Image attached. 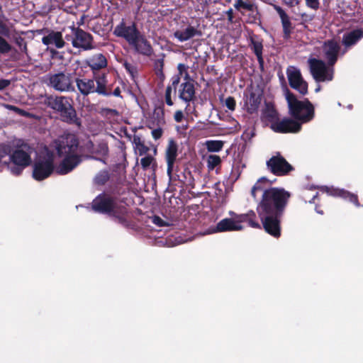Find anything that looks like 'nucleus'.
<instances>
[{
  "instance_id": "9b49d317",
  "label": "nucleus",
  "mask_w": 363,
  "mask_h": 363,
  "mask_svg": "<svg viewBox=\"0 0 363 363\" xmlns=\"http://www.w3.org/2000/svg\"><path fill=\"white\" fill-rule=\"evenodd\" d=\"M267 167L276 175H284L292 169L291 166L280 155L273 156L268 162Z\"/></svg>"
},
{
  "instance_id": "dca6fc26",
  "label": "nucleus",
  "mask_w": 363,
  "mask_h": 363,
  "mask_svg": "<svg viewBox=\"0 0 363 363\" xmlns=\"http://www.w3.org/2000/svg\"><path fill=\"white\" fill-rule=\"evenodd\" d=\"M178 147L173 140H169L165 152V159L167 164V174L171 177L174 164L177 157Z\"/></svg>"
},
{
  "instance_id": "20e7f679",
  "label": "nucleus",
  "mask_w": 363,
  "mask_h": 363,
  "mask_svg": "<svg viewBox=\"0 0 363 363\" xmlns=\"http://www.w3.org/2000/svg\"><path fill=\"white\" fill-rule=\"evenodd\" d=\"M230 218L220 220L215 227L208 228L203 235H209L227 231H240L244 229L243 223L247 222L249 225L254 228H260L261 225L255 220V213L250 211L247 213L237 214L230 211Z\"/></svg>"
},
{
  "instance_id": "09e8293b",
  "label": "nucleus",
  "mask_w": 363,
  "mask_h": 363,
  "mask_svg": "<svg viewBox=\"0 0 363 363\" xmlns=\"http://www.w3.org/2000/svg\"><path fill=\"white\" fill-rule=\"evenodd\" d=\"M7 108L10 110H13L17 113H19L21 115H25L26 112L23 110L19 109L18 108L11 106V105H6V106Z\"/></svg>"
},
{
  "instance_id": "f8f14e48",
  "label": "nucleus",
  "mask_w": 363,
  "mask_h": 363,
  "mask_svg": "<svg viewBox=\"0 0 363 363\" xmlns=\"http://www.w3.org/2000/svg\"><path fill=\"white\" fill-rule=\"evenodd\" d=\"M140 33L134 24L127 26L123 21L117 25L113 30V34L117 37L124 38L130 45Z\"/></svg>"
},
{
  "instance_id": "58836bf2",
  "label": "nucleus",
  "mask_w": 363,
  "mask_h": 363,
  "mask_svg": "<svg viewBox=\"0 0 363 363\" xmlns=\"http://www.w3.org/2000/svg\"><path fill=\"white\" fill-rule=\"evenodd\" d=\"M180 77L181 76H179V74H176L174 75L171 79L172 84L170 86H172L174 91L176 90L177 86L180 82Z\"/></svg>"
},
{
  "instance_id": "2f4dec72",
  "label": "nucleus",
  "mask_w": 363,
  "mask_h": 363,
  "mask_svg": "<svg viewBox=\"0 0 363 363\" xmlns=\"http://www.w3.org/2000/svg\"><path fill=\"white\" fill-rule=\"evenodd\" d=\"M155 161V158L151 155H147L140 160V164L143 169L149 168Z\"/></svg>"
},
{
  "instance_id": "49530a36",
  "label": "nucleus",
  "mask_w": 363,
  "mask_h": 363,
  "mask_svg": "<svg viewBox=\"0 0 363 363\" xmlns=\"http://www.w3.org/2000/svg\"><path fill=\"white\" fill-rule=\"evenodd\" d=\"M259 103V102L257 101V99H253V104H252L251 106L247 107L248 111H250V113H253L254 111H255L258 107Z\"/></svg>"
},
{
  "instance_id": "9d476101",
  "label": "nucleus",
  "mask_w": 363,
  "mask_h": 363,
  "mask_svg": "<svg viewBox=\"0 0 363 363\" xmlns=\"http://www.w3.org/2000/svg\"><path fill=\"white\" fill-rule=\"evenodd\" d=\"M287 77L291 88L305 95L308 92V84L303 79L301 72L295 67H289L286 70Z\"/></svg>"
},
{
  "instance_id": "7ed1b4c3",
  "label": "nucleus",
  "mask_w": 363,
  "mask_h": 363,
  "mask_svg": "<svg viewBox=\"0 0 363 363\" xmlns=\"http://www.w3.org/2000/svg\"><path fill=\"white\" fill-rule=\"evenodd\" d=\"M286 99L290 113L300 123L290 118L272 123V129L277 133H297L301 130V123H308L314 117V108L308 101H298L295 96L287 91Z\"/></svg>"
},
{
  "instance_id": "c85d7f7f",
  "label": "nucleus",
  "mask_w": 363,
  "mask_h": 363,
  "mask_svg": "<svg viewBox=\"0 0 363 363\" xmlns=\"http://www.w3.org/2000/svg\"><path fill=\"white\" fill-rule=\"evenodd\" d=\"M207 167L208 169L213 170L221 162L220 157L218 155H210L206 159Z\"/></svg>"
},
{
  "instance_id": "ddd939ff",
  "label": "nucleus",
  "mask_w": 363,
  "mask_h": 363,
  "mask_svg": "<svg viewBox=\"0 0 363 363\" xmlns=\"http://www.w3.org/2000/svg\"><path fill=\"white\" fill-rule=\"evenodd\" d=\"M74 33V38L72 43L74 48H82L83 50H91L92 45V37L90 34L81 29H72Z\"/></svg>"
},
{
  "instance_id": "052dcab7",
  "label": "nucleus",
  "mask_w": 363,
  "mask_h": 363,
  "mask_svg": "<svg viewBox=\"0 0 363 363\" xmlns=\"http://www.w3.org/2000/svg\"><path fill=\"white\" fill-rule=\"evenodd\" d=\"M320 86H318V88H316V89H315V91H316V92L319 91H320Z\"/></svg>"
},
{
  "instance_id": "c03bdc74",
  "label": "nucleus",
  "mask_w": 363,
  "mask_h": 363,
  "mask_svg": "<svg viewBox=\"0 0 363 363\" xmlns=\"http://www.w3.org/2000/svg\"><path fill=\"white\" fill-rule=\"evenodd\" d=\"M264 117H267L269 121H273L277 117V113L274 110H269L268 113H264Z\"/></svg>"
},
{
  "instance_id": "f704fd0d",
  "label": "nucleus",
  "mask_w": 363,
  "mask_h": 363,
  "mask_svg": "<svg viewBox=\"0 0 363 363\" xmlns=\"http://www.w3.org/2000/svg\"><path fill=\"white\" fill-rule=\"evenodd\" d=\"M306 6L313 9L318 10L320 6V0H305Z\"/></svg>"
},
{
  "instance_id": "603ef678",
  "label": "nucleus",
  "mask_w": 363,
  "mask_h": 363,
  "mask_svg": "<svg viewBox=\"0 0 363 363\" xmlns=\"http://www.w3.org/2000/svg\"><path fill=\"white\" fill-rule=\"evenodd\" d=\"M227 14H228V20L231 21L233 20V9H229L227 11Z\"/></svg>"
},
{
  "instance_id": "423d86ee",
  "label": "nucleus",
  "mask_w": 363,
  "mask_h": 363,
  "mask_svg": "<svg viewBox=\"0 0 363 363\" xmlns=\"http://www.w3.org/2000/svg\"><path fill=\"white\" fill-rule=\"evenodd\" d=\"M32 148L28 145H22L16 148L9 155V162L4 160L11 174H20L22 171L31 164Z\"/></svg>"
},
{
  "instance_id": "5701e85b",
  "label": "nucleus",
  "mask_w": 363,
  "mask_h": 363,
  "mask_svg": "<svg viewBox=\"0 0 363 363\" xmlns=\"http://www.w3.org/2000/svg\"><path fill=\"white\" fill-rule=\"evenodd\" d=\"M86 62L93 71L99 70L107 65L106 57L101 53L93 55L86 60Z\"/></svg>"
},
{
  "instance_id": "7c9ffc66",
  "label": "nucleus",
  "mask_w": 363,
  "mask_h": 363,
  "mask_svg": "<svg viewBox=\"0 0 363 363\" xmlns=\"http://www.w3.org/2000/svg\"><path fill=\"white\" fill-rule=\"evenodd\" d=\"M234 6L237 10L239 11L241 9L252 11L253 9V5L252 4L245 2L243 0H237L234 4Z\"/></svg>"
},
{
  "instance_id": "f257e3e1",
  "label": "nucleus",
  "mask_w": 363,
  "mask_h": 363,
  "mask_svg": "<svg viewBox=\"0 0 363 363\" xmlns=\"http://www.w3.org/2000/svg\"><path fill=\"white\" fill-rule=\"evenodd\" d=\"M269 185L268 180L260 178L252 189L251 194L256 198L259 191L262 198L257 207V211L265 231L274 238L281 235L280 221L290 194L283 189H266Z\"/></svg>"
},
{
  "instance_id": "79ce46f5",
  "label": "nucleus",
  "mask_w": 363,
  "mask_h": 363,
  "mask_svg": "<svg viewBox=\"0 0 363 363\" xmlns=\"http://www.w3.org/2000/svg\"><path fill=\"white\" fill-rule=\"evenodd\" d=\"M162 135V130L160 128L152 130V136L155 140H157L161 138Z\"/></svg>"
},
{
  "instance_id": "680f3d73",
  "label": "nucleus",
  "mask_w": 363,
  "mask_h": 363,
  "mask_svg": "<svg viewBox=\"0 0 363 363\" xmlns=\"http://www.w3.org/2000/svg\"><path fill=\"white\" fill-rule=\"evenodd\" d=\"M156 153H157V149H156V147H155L154 148V154L156 155Z\"/></svg>"
},
{
  "instance_id": "a19ab883",
  "label": "nucleus",
  "mask_w": 363,
  "mask_h": 363,
  "mask_svg": "<svg viewBox=\"0 0 363 363\" xmlns=\"http://www.w3.org/2000/svg\"><path fill=\"white\" fill-rule=\"evenodd\" d=\"M152 223L158 226H165L167 223L158 216L152 217Z\"/></svg>"
},
{
  "instance_id": "864d4df0",
  "label": "nucleus",
  "mask_w": 363,
  "mask_h": 363,
  "mask_svg": "<svg viewBox=\"0 0 363 363\" xmlns=\"http://www.w3.org/2000/svg\"><path fill=\"white\" fill-rule=\"evenodd\" d=\"M186 125H182V127H177V130L180 133H184L186 130Z\"/></svg>"
},
{
  "instance_id": "8fccbe9b",
  "label": "nucleus",
  "mask_w": 363,
  "mask_h": 363,
  "mask_svg": "<svg viewBox=\"0 0 363 363\" xmlns=\"http://www.w3.org/2000/svg\"><path fill=\"white\" fill-rule=\"evenodd\" d=\"M9 84H10V82L9 80L1 79L0 80V90L8 86L9 85Z\"/></svg>"
},
{
  "instance_id": "4be33fe9",
  "label": "nucleus",
  "mask_w": 363,
  "mask_h": 363,
  "mask_svg": "<svg viewBox=\"0 0 363 363\" xmlns=\"http://www.w3.org/2000/svg\"><path fill=\"white\" fill-rule=\"evenodd\" d=\"M76 84L80 93L84 96L95 92V84L92 79L86 78L77 79Z\"/></svg>"
},
{
  "instance_id": "6e6552de",
  "label": "nucleus",
  "mask_w": 363,
  "mask_h": 363,
  "mask_svg": "<svg viewBox=\"0 0 363 363\" xmlns=\"http://www.w3.org/2000/svg\"><path fill=\"white\" fill-rule=\"evenodd\" d=\"M45 82L48 86L60 92H69L74 89L72 75L69 73L48 74Z\"/></svg>"
},
{
  "instance_id": "f3484780",
  "label": "nucleus",
  "mask_w": 363,
  "mask_h": 363,
  "mask_svg": "<svg viewBox=\"0 0 363 363\" xmlns=\"http://www.w3.org/2000/svg\"><path fill=\"white\" fill-rule=\"evenodd\" d=\"M42 42L45 45L54 46L58 49L62 48L65 45L62 33L53 30L45 35L42 38Z\"/></svg>"
},
{
  "instance_id": "5fc2aeb1",
  "label": "nucleus",
  "mask_w": 363,
  "mask_h": 363,
  "mask_svg": "<svg viewBox=\"0 0 363 363\" xmlns=\"http://www.w3.org/2000/svg\"><path fill=\"white\" fill-rule=\"evenodd\" d=\"M164 123V119H163V118H162V117H161L160 118H159V120H158V123H159V124H162V123Z\"/></svg>"
},
{
  "instance_id": "6e6d98bb",
  "label": "nucleus",
  "mask_w": 363,
  "mask_h": 363,
  "mask_svg": "<svg viewBox=\"0 0 363 363\" xmlns=\"http://www.w3.org/2000/svg\"><path fill=\"white\" fill-rule=\"evenodd\" d=\"M318 193H316L312 198V201H310L309 202L311 203V202H313V201L315 199V198L318 196Z\"/></svg>"
},
{
  "instance_id": "b1692460",
  "label": "nucleus",
  "mask_w": 363,
  "mask_h": 363,
  "mask_svg": "<svg viewBox=\"0 0 363 363\" xmlns=\"http://www.w3.org/2000/svg\"><path fill=\"white\" fill-rule=\"evenodd\" d=\"M363 37V30L360 29L354 30L343 35L342 43L345 47H350L359 40Z\"/></svg>"
},
{
  "instance_id": "de8ad7c7",
  "label": "nucleus",
  "mask_w": 363,
  "mask_h": 363,
  "mask_svg": "<svg viewBox=\"0 0 363 363\" xmlns=\"http://www.w3.org/2000/svg\"><path fill=\"white\" fill-rule=\"evenodd\" d=\"M285 4L290 7H294L299 4L300 0H283Z\"/></svg>"
},
{
  "instance_id": "ea45409f",
  "label": "nucleus",
  "mask_w": 363,
  "mask_h": 363,
  "mask_svg": "<svg viewBox=\"0 0 363 363\" xmlns=\"http://www.w3.org/2000/svg\"><path fill=\"white\" fill-rule=\"evenodd\" d=\"M108 146L106 143H101L99 145V150H97V152L102 155H105L108 153Z\"/></svg>"
},
{
  "instance_id": "2eb2a0df",
  "label": "nucleus",
  "mask_w": 363,
  "mask_h": 363,
  "mask_svg": "<svg viewBox=\"0 0 363 363\" xmlns=\"http://www.w3.org/2000/svg\"><path fill=\"white\" fill-rule=\"evenodd\" d=\"M339 49L337 42L334 40H328L324 43L323 46V55L330 65L335 63Z\"/></svg>"
},
{
  "instance_id": "72a5a7b5",
  "label": "nucleus",
  "mask_w": 363,
  "mask_h": 363,
  "mask_svg": "<svg viewBox=\"0 0 363 363\" xmlns=\"http://www.w3.org/2000/svg\"><path fill=\"white\" fill-rule=\"evenodd\" d=\"M177 69H178V72H179L178 74L179 76L184 75V79L185 80L190 79H189V75L188 72H187V69H188L187 66H186L184 64H179L178 67H177Z\"/></svg>"
},
{
  "instance_id": "a878e982",
  "label": "nucleus",
  "mask_w": 363,
  "mask_h": 363,
  "mask_svg": "<svg viewBox=\"0 0 363 363\" xmlns=\"http://www.w3.org/2000/svg\"><path fill=\"white\" fill-rule=\"evenodd\" d=\"M95 80L96 82V88H95V92H97L99 94L106 96L108 93L106 91V75L102 74L101 76H98L95 77Z\"/></svg>"
},
{
  "instance_id": "cd10ccee",
  "label": "nucleus",
  "mask_w": 363,
  "mask_h": 363,
  "mask_svg": "<svg viewBox=\"0 0 363 363\" xmlns=\"http://www.w3.org/2000/svg\"><path fill=\"white\" fill-rule=\"evenodd\" d=\"M223 142L221 140H207L205 143L206 149L208 152H218L223 147Z\"/></svg>"
},
{
  "instance_id": "f03ea898",
  "label": "nucleus",
  "mask_w": 363,
  "mask_h": 363,
  "mask_svg": "<svg viewBox=\"0 0 363 363\" xmlns=\"http://www.w3.org/2000/svg\"><path fill=\"white\" fill-rule=\"evenodd\" d=\"M57 150L58 155L65 158L56 168L54 167V157L51 154L47 153L43 157L39 156L35 161L33 177L35 180H43L54 171L60 175L67 174L82 161L78 142L74 135H68L60 140Z\"/></svg>"
},
{
  "instance_id": "bb28decb",
  "label": "nucleus",
  "mask_w": 363,
  "mask_h": 363,
  "mask_svg": "<svg viewBox=\"0 0 363 363\" xmlns=\"http://www.w3.org/2000/svg\"><path fill=\"white\" fill-rule=\"evenodd\" d=\"M251 46L255 54L256 55L258 62L260 65H262L264 61L262 58V44L261 42L258 40H255V39H251Z\"/></svg>"
},
{
  "instance_id": "39448f33",
  "label": "nucleus",
  "mask_w": 363,
  "mask_h": 363,
  "mask_svg": "<svg viewBox=\"0 0 363 363\" xmlns=\"http://www.w3.org/2000/svg\"><path fill=\"white\" fill-rule=\"evenodd\" d=\"M92 208L96 212L106 213L113 217L121 224L126 223L125 206L116 202L107 195L98 196L92 202Z\"/></svg>"
},
{
  "instance_id": "e433bc0d",
  "label": "nucleus",
  "mask_w": 363,
  "mask_h": 363,
  "mask_svg": "<svg viewBox=\"0 0 363 363\" xmlns=\"http://www.w3.org/2000/svg\"><path fill=\"white\" fill-rule=\"evenodd\" d=\"M235 104H235V101L234 98H233L231 96L228 97L225 101V105L230 111L235 110Z\"/></svg>"
},
{
  "instance_id": "4468645a",
  "label": "nucleus",
  "mask_w": 363,
  "mask_h": 363,
  "mask_svg": "<svg viewBox=\"0 0 363 363\" xmlns=\"http://www.w3.org/2000/svg\"><path fill=\"white\" fill-rule=\"evenodd\" d=\"M130 45L139 54L150 56L152 53V48L150 43L140 33L136 36Z\"/></svg>"
},
{
  "instance_id": "a211bd4d",
  "label": "nucleus",
  "mask_w": 363,
  "mask_h": 363,
  "mask_svg": "<svg viewBox=\"0 0 363 363\" xmlns=\"http://www.w3.org/2000/svg\"><path fill=\"white\" fill-rule=\"evenodd\" d=\"M321 191L327 193L328 195L340 196L345 199L349 200L350 202L353 203L355 206H359V203L357 201V197L356 195L350 193L344 189H336L334 187H322Z\"/></svg>"
},
{
  "instance_id": "c756f323",
  "label": "nucleus",
  "mask_w": 363,
  "mask_h": 363,
  "mask_svg": "<svg viewBox=\"0 0 363 363\" xmlns=\"http://www.w3.org/2000/svg\"><path fill=\"white\" fill-rule=\"evenodd\" d=\"M109 178V174L107 171H101L94 178V182L97 184L101 185L106 182Z\"/></svg>"
},
{
  "instance_id": "13d9d810",
  "label": "nucleus",
  "mask_w": 363,
  "mask_h": 363,
  "mask_svg": "<svg viewBox=\"0 0 363 363\" xmlns=\"http://www.w3.org/2000/svg\"><path fill=\"white\" fill-rule=\"evenodd\" d=\"M316 212H317L318 213H319V214H321V215H322V214H323V212L322 211H319V210H318L317 208H316Z\"/></svg>"
},
{
  "instance_id": "3c124183",
  "label": "nucleus",
  "mask_w": 363,
  "mask_h": 363,
  "mask_svg": "<svg viewBox=\"0 0 363 363\" xmlns=\"http://www.w3.org/2000/svg\"><path fill=\"white\" fill-rule=\"evenodd\" d=\"M6 156V152L0 150V164H4V157Z\"/></svg>"
},
{
  "instance_id": "4d7b16f0",
  "label": "nucleus",
  "mask_w": 363,
  "mask_h": 363,
  "mask_svg": "<svg viewBox=\"0 0 363 363\" xmlns=\"http://www.w3.org/2000/svg\"><path fill=\"white\" fill-rule=\"evenodd\" d=\"M155 113L157 114L158 116H160V115L161 116L163 115V113H162V112L161 111H157Z\"/></svg>"
},
{
  "instance_id": "0eeeda50",
  "label": "nucleus",
  "mask_w": 363,
  "mask_h": 363,
  "mask_svg": "<svg viewBox=\"0 0 363 363\" xmlns=\"http://www.w3.org/2000/svg\"><path fill=\"white\" fill-rule=\"evenodd\" d=\"M45 104L52 109L60 113L62 120L72 122L76 118V112L71 104V99L67 96H49L46 97Z\"/></svg>"
},
{
  "instance_id": "c9c22d12",
  "label": "nucleus",
  "mask_w": 363,
  "mask_h": 363,
  "mask_svg": "<svg viewBox=\"0 0 363 363\" xmlns=\"http://www.w3.org/2000/svg\"><path fill=\"white\" fill-rule=\"evenodd\" d=\"M172 89V86H167L165 91V101L166 104L170 106L173 105V101L171 99Z\"/></svg>"
},
{
  "instance_id": "393cba45",
  "label": "nucleus",
  "mask_w": 363,
  "mask_h": 363,
  "mask_svg": "<svg viewBox=\"0 0 363 363\" xmlns=\"http://www.w3.org/2000/svg\"><path fill=\"white\" fill-rule=\"evenodd\" d=\"M132 143L135 152L140 156L147 154L150 150V148L145 145L144 142L138 135L133 137Z\"/></svg>"
},
{
  "instance_id": "412c9836",
  "label": "nucleus",
  "mask_w": 363,
  "mask_h": 363,
  "mask_svg": "<svg viewBox=\"0 0 363 363\" xmlns=\"http://www.w3.org/2000/svg\"><path fill=\"white\" fill-rule=\"evenodd\" d=\"M200 32L194 26H189L184 30H178L174 32V36L179 41L184 42L189 40L196 35H199Z\"/></svg>"
},
{
  "instance_id": "aec40b11",
  "label": "nucleus",
  "mask_w": 363,
  "mask_h": 363,
  "mask_svg": "<svg viewBox=\"0 0 363 363\" xmlns=\"http://www.w3.org/2000/svg\"><path fill=\"white\" fill-rule=\"evenodd\" d=\"M274 9L278 13L281 18L284 37L289 38L292 30V26L290 18L280 6L274 5Z\"/></svg>"
},
{
  "instance_id": "473e14b6",
  "label": "nucleus",
  "mask_w": 363,
  "mask_h": 363,
  "mask_svg": "<svg viewBox=\"0 0 363 363\" xmlns=\"http://www.w3.org/2000/svg\"><path fill=\"white\" fill-rule=\"evenodd\" d=\"M11 50V46L4 38L0 36V53H8Z\"/></svg>"
},
{
  "instance_id": "4c0bfd02",
  "label": "nucleus",
  "mask_w": 363,
  "mask_h": 363,
  "mask_svg": "<svg viewBox=\"0 0 363 363\" xmlns=\"http://www.w3.org/2000/svg\"><path fill=\"white\" fill-rule=\"evenodd\" d=\"M9 33L8 28L4 23V18L0 16V34L7 35Z\"/></svg>"
},
{
  "instance_id": "6ab92c4d",
  "label": "nucleus",
  "mask_w": 363,
  "mask_h": 363,
  "mask_svg": "<svg viewBox=\"0 0 363 363\" xmlns=\"http://www.w3.org/2000/svg\"><path fill=\"white\" fill-rule=\"evenodd\" d=\"M195 95V89L193 82L190 80H186L181 84L179 89V97L185 102L191 101Z\"/></svg>"
},
{
  "instance_id": "37998d69",
  "label": "nucleus",
  "mask_w": 363,
  "mask_h": 363,
  "mask_svg": "<svg viewBox=\"0 0 363 363\" xmlns=\"http://www.w3.org/2000/svg\"><path fill=\"white\" fill-rule=\"evenodd\" d=\"M174 118L178 123L182 122L184 118L183 112L182 111H177L174 113Z\"/></svg>"
},
{
  "instance_id": "bf43d9fd",
  "label": "nucleus",
  "mask_w": 363,
  "mask_h": 363,
  "mask_svg": "<svg viewBox=\"0 0 363 363\" xmlns=\"http://www.w3.org/2000/svg\"><path fill=\"white\" fill-rule=\"evenodd\" d=\"M26 49H27L26 45H23V47L22 50H23V51H26Z\"/></svg>"
},
{
  "instance_id": "a18cd8bd",
  "label": "nucleus",
  "mask_w": 363,
  "mask_h": 363,
  "mask_svg": "<svg viewBox=\"0 0 363 363\" xmlns=\"http://www.w3.org/2000/svg\"><path fill=\"white\" fill-rule=\"evenodd\" d=\"M124 66H125L126 70L128 72H130L132 75H133L136 72V69L133 65H132L128 62H125V63H124Z\"/></svg>"
},
{
  "instance_id": "1a4fd4ad",
  "label": "nucleus",
  "mask_w": 363,
  "mask_h": 363,
  "mask_svg": "<svg viewBox=\"0 0 363 363\" xmlns=\"http://www.w3.org/2000/svg\"><path fill=\"white\" fill-rule=\"evenodd\" d=\"M311 72L316 82H329L333 78V65H326L324 62L317 59H309Z\"/></svg>"
}]
</instances>
